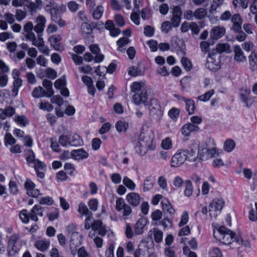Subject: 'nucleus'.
I'll use <instances>...</instances> for the list:
<instances>
[{
  "label": "nucleus",
  "instance_id": "f257e3e1",
  "mask_svg": "<svg viewBox=\"0 0 257 257\" xmlns=\"http://www.w3.org/2000/svg\"><path fill=\"white\" fill-rule=\"evenodd\" d=\"M198 143L194 141L189 150L178 151L172 157L170 166L171 167H178L186 161L194 162L198 158L197 150Z\"/></svg>",
  "mask_w": 257,
  "mask_h": 257
},
{
  "label": "nucleus",
  "instance_id": "f03ea898",
  "mask_svg": "<svg viewBox=\"0 0 257 257\" xmlns=\"http://www.w3.org/2000/svg\"><path fill=\"white\" fill-rule=\"evenodd\" d=\"M131 90L132 92L135 93L133 96V100L136 105H139L143 104L147 105L148 104L149 95L145 82H134L131 85Z\"/></svg>",
  "mask_w": 257,
  "mask_h": 257
},
{
  "label": "nucleus",
  "instance_id": "7ed1b4c3",
  "mask_svg": "<svg viewBox=\"0 0 257 257\" xmlns=\"http://www.w3.org/2000/svg\"><path fill=\"white\" fill-rule=\"evenodd\" d=\"M213 236L224 244H229L232 242L235 243L236 239L235 234L224 226H221L216 230H214Z\"/></svg>",
  "mask_w": 257,
  "mask_h": 257
},
{
  "label": "nucleus",
  "instance_id": "20e7f679",
  "mask_svg": "<svg viewBox=\"0 0 257 257\" xmlns=\"http://www.w3.org/2000/svg\"><path fill=\"white\" fill-rule=\"evenodd\" d=\"M138 141L150 149V151H154L156 148V143L151 132L141 133Z\"/></svg>",
  "mask_w": 257,
  "mask_h": 257
},
{
  "label": "nucleus",
  "instance_id": "39448f33",
  "mask_svg": "<svg viewBox=\"0 0 257 257\" xmlns=\"http://www.w3.org/2000/svg\"><path fill=\"white\" fill-rule=\"evenodd\" d=\"M149 115L153 117H159L163 115V110L159 100L156 98L150 100L149 105Z\"/></svg>",
  "mask_w": 257,
  "mask_h": 257
},
{
  "label": "nucleus",
  "instance_id": "423d86ee",
  "mask_svg": "<svg viewBox=\"0 0 257 257\" xmlns=\"http://www.w3.org/2000/svg\"><path fill=\"white\" fill-rule=\"evenodd\" d=\"M46 19L43 15H39L36 19V25L34 27V31L37 34V37H41L45 29Z\"/></svg>",
  "mask_w": 257,
  "mask_h": 257
},
{
  "label": "nucleus",
  "instance_id": "0eeeda50",
  "mask_svg": "<svg viewBox=\"0 0 257 257\" xmlns=\"http://www.w3.org/2000/svg\"><path fill=\"white\" fill-rule=\"evenodd\" d=\"M182 14V10L179 7L176 6L173 8L171 19V24L173 27H177L180 25Z\"/></svg>",
  "mask_w": 257,
  "mask_h": 257
},
{
  "label": "nucleus",
  "instance_id": "6e6552de",
  "mask_svg": "<svg viewBox=\"0 0 257 257\" xmlns=\"http://www.w3.org/2000/svg\"><path fill=\"white\" fill-rule=\"evenodd\" d=\"M32 45L38 48L40 52L46 55H49V49L48 47L44 44L43 39L41 37H38L32 41Z\"/></svg>",
  "mask_w": 257,
  "mask_h": 257
},
{
  "label": "nucleus",
  "instance_id": "1a4fd4ad",
  "mask_svg": "<svg viewBox=\"0 0 257 257\" xmlns=\"http://www.w3.org/2000/svg\"><path fill=\"white\" fill-rule=\"evenodd\" d=\"M33 29L34 30V27L32 22H27L24 27V31L25 32V36L27 40L32 41L37 37L36 35L33 32Z\"/></svg>",
  "mask_w": 257,
  "mask_h": 257
},
{
  "label": "nucleus",
  "instance_id": "9d476101",
  "mask_svg": "<svg viewBox=\"0 0 257 257\" xmlns=\"http://www.w3.org/2000/svg\"><path fill=\"white\" fill-rule=\"evenodd\" d=\"M89 49L91 53L95 55L94 62L96 63H101L103 61L104 56L103 54L100 53V48L97 44H92L89 46Z\"/></svg>",
  "mask_w": 257,
  "mask_h": 257
},
{
  "label": "nucleus",
  "instance_id": "9b49d317",
  "mask_svg": "<svg viewBox=\"0 0 257 257\" xmlns=\"http://www.w3.org/2000/svg\"><path fill=\"white\" fill-rule=\"evenodd\" d=\"M231 22L232 23V30L235 32H240L241 30L242 19L239 14H235L232 16Z\"/></svg>",
  "mask_w": 257,
  "mask_h": 257
},
{
  "label": "nucleus",
  "instance_id": "f8f14e48",
  "mask_svg": "<svg viewBox=\"0 0 257 257\" xmlns=\"http://www.w3.org/2000/svg\"><path fill=\"white\" fill-rule=\"evenodd\" d=\"M225 31V29L223 26L214 27L210 32V37L213 40L219 39L224 35Z\"/></svg>",
  "mask_w": 257,
  "mask_h": 257
},
{
  "label": "nucleus",
  "instance_id": "ddd939ff",
  "mask_svg": "<svg viewBox=\"0 0 257 257\" xmlns=\"http://www.w3.org/2000/svg\"><path fill=\"white\" fill-rule=\"evenodd\" d=\"M43 208L38 205H35L29 213L30 218L36 222L38 220V216L42 217L43 215Z\"/></svg>",
  "mask_w": 257,
  "mask_h": 257
},
{
  "label": "nucleus",
  "instance_id": "4468645a",
  "mask_svg": "<svg viewBox=\"0 0 257 257\" xmlns=\"http://www.w3.org/2000/svg\"><path fill=\"white\" fill-rule=\"evenodd\" d=\"M20 239V235L18 233H14L9 237L8 241V247L11 249L9 253L12 252H16L17 250L16 243Z\"/></svg>",
  "mask_w": 257,
  "mask_h": 257
},
{
  "label": "nucleus",
  "instance_id": "2eb2a0df",
  "mask_svg": "<svg viewBox=\"0 0 257 257\" xmlns=\"http://www.w3.org/2000/svg\"><path fill=\"white\" fill-rule=\"evenodd\" d=\"M126 199L129 204L134 207L137 206L140 203L141 200L140 195L136 192L128 193L126 196Z\"/></svg>",
  "mask_w": 257,
  "mask_h": 257
},
{
  "label": "nucleus",
  "instance_id": "dca6fc26",
  "mask_svg": "<svg viewBox=\"0 0 257 257\" xmlns=\"http://www.w3.org/2000/svg\"><path fill=\"white\" fill-rule=\"evenodd\" d=\"M50 14L52 21L57 24L60 27H63L66 25V22L62 19L61 14L58 9L54 10V11Z\"/></svg>",
  "mask_w": 257,
  "mask_h": 257
},
{
  "label": "nucleus",
  "instance_id": "f3484780",
  "mask_svg": "<svg viewBox=\"0 0 257 257\" xmlns=\"http://www.w3.org/2000/svg\"><path fill=\"white\" fill-rule=\"evenodd\" d=\"M249 68L252 71H257V48H254L248 56Z\"/></svg>",
  "mask_w": 257,
  "mask_h": 257
},
{
  "label": "nucleus",
  "instance_id": "a211bd4d",
  "mask_svg": "<svg viewBox=\"0 0 257 257\" xmlns=\"http://www.w3.org/2000/svg\"><path fill=\"white\" fill-rule=\"evenodd\" d=\"M199 130V127L192 124V123H188L182 126L181 129V134L185 137L190 136L192 132H197Z\"/></svg>",
  "mask_w": 257,
  "mask_h": 257
},
{
  "label": "nucleus",
  "instance_id": "6ab92c4d",
  "mask_svg": "<svg viewBox=\"0 0 257 257\" xmlns=\"http://www.w3.org/2000/svg\"><path fill=\"white\" fill-rule=\"evenodd\" d=\"M92 230L98 231V234L101 236H104L106 233V226L103 225L100 220H96L92 223Z\"/></svg>",
  "mask_w": 257,
  "mask_h": 257
},
{
  "label": "nucleus",
  "instance_id": "aec40b11",
  "mask_svg": "<svg viewBox=\"0 0 257 257\" xmlns=\"http://www.w3.org/2000/svg\"><path fill=\"white\" fill-rule=\"evenodd\" d=\"M224 204V200L222 199H214L209 205L210 209L209 212L210 215L212 214V212L220 211L223 207Z\"/></svg>",
  "mask_w": 257,
  "mask_h": 257
},
{
  "label": "nucleus",
  "instance_id": "412c9836",
  "mask_svg": "<svg viewBox=\"0 0 257 257\" xmlns=\"http://www.w3.org/2000/svg\"><path fill=\"white\" fill-rule=\"evenodd\" d=\"M71 157L76 160H83L88 158V154L84 149H79L72 151Z\"/></svg>",
  "mask_w": 257,
  "mask_h": 257
},
{
  "label": "nucleus",
  "instance_id": "4be33fe9",
  "mask_svg": "<svg viewBox=\"0 0 257 257\" xmlns=\"http://www.w3.org/2000/svg\"><path fill=\"white\" fill-rule=\"evenodd\" d=\"M15 113V108L11 106H8L5 108H0V118L5 120L7 117L13 116Z\"/></svg>",
  "mask_w": 257,
  "mask_h": 257
},
{
  "label": "nucleus",
  "instance_id": "5701e85b",
  "mask_svg": "<svg viewBox=\"0 0 257 257\" xmlns=\"http://www.w3.org/2000/svg\"><path fill=\"white\" fill-rule=\"evenodd\" d=\"M61 37L59 34L54 35L49 38L51 45L56 51H60L62 50L61 45Z\"/></svg>",
  "mask_w": 257,
  "mask_h": 257
},
{
  "label": "nucleus",
  "instance_id": "b1692460",
  "mask_svg": "<svg viewBox=\"0 0 257 257\" xmlns=\"http://www.w3.org/2000/svg\"><path fill=\"white\" fill-rule=\"evenodd\" d=\"M234 59L236 61L239 63L246 61V57L239 46L237 45L234 47Z\"/></svg>",
  "mask_w": 257,
  "mask_h": 257
},
{
  "label": "nucleus",
  "instance_id": "393cba45",
  "mask_svg": "<svg viewBox=\"0 0 257 257\" xmlns=\"http://www.w3.org/2000/svg\"><path fill=\"white\" fill-rule=\"evenodd\" d=\"M196 141L199 144V142L197 141ZM214 146H215V143L214 140L211 139H208L202 143L200 148L198 147V149L197 150V151L198 150V153H197V154L198 155L200 154L201 152H204ZM198 146H199V145Z\"/></svg>",
  "mask_w": 257,
  "mask_h": 257
},
{
  "label": "nucleus",
  "instance_id": "a878e982",
  "mask_svg": "<svg viewBox=\"0 0 257 257\" xmlns=\"http://www.w3.org/2000/svg\"><path fill=\"white\" fill-rule=\"evenodd\" d=\"M216 152L217 150L215 145L204 152H201L200 154L199 155H200L201 159L207 160L209 158L214 157L215 155L216 154Z\"/></svg>",
  "mask_w": 257,
  "mask_h": 257
},
{
  "label": "nucleus",
  "instance_id": "bb28decb",
  "mask_svg": "<svg viewBox=\"0 0 257 257\" xmlns=\"http://www.w3.org/2000/svg\"><path fill=\"white\" fill-rule=\"evenodd\" d=\"M155 179L152 176H148L146 178L143 183V190L144 192H147L153 188Z\"/></svg>",
  "mask_w": 257,
  "mask_h": 257
},
{
  "label": "nucleus",
  "instance_id": "cd10ccee",
  "mask_svg": "<svg viewBox=\"0 0 257 257\" xmlns=\"http://www.w3.org/2000/svg\"><path fill=\"white\" fill-rule=\"evenodd\" d=\"M218 62L208 53L206 67L211 71H216L219 68Z\"/></svg>",
  "mask_w": 257,
  "mask_h": 257
},
{
  "label": "nucleus",
  "instance_id": "c85d7f7f",
  "mask_svg": "<svg viewBox=\"0 0 257 257\" xmlns=\"http://www.w3.org/2000/svg\"><path fill=\"white\" fill-rule=\"evenodd\" d=\"M147 220L145 218H140L135 225V232L136 234H141L143 233V229L147 224Z\"/></svg>",
  "mask_w": 257,
  "mask_h": 257
},
{
  "label": "nucleus",
  "instance_id": "c756f323",
  "mask_svg": "<svg viewBox=\"0 0 257 257\" xmlns=\"http://www.w3.org/2000/svg\"><path fill=\"white\" fill-rule=\"evenodd\" d=\"M83 141L80 136L77 134L69 136V146H80L82 145Z\"/></svg>",
  "mask_w": 257,
  "mask_h": 257
},
{
  "label": "nucleus",
  "instance_id": "7c9ffc66",
  "mask_svg": "<svg viewBox=\"0 0 257 257\" xmlns=\"http://www.w3.org/2000/svg\"><path fill=\"white\" fill-rule=\"evenodd\" d=\"M135 149L137 153L140 156L145 155L148 151H150V149L147 146L143 145L139 141L135 147Z\"/></svg>",
  "mask_w": 257,
  "mask_h": 257
},
{
  "label": "nucleus",
  "instance_id": "2f4dec72",
  "mask_svg": "<svg viewBox=\"0 0 257 257\" xmlns=\"http://www.w3.org/2000/svg\"><path fill=\"white\" fill-rule=\"evenodd\" d=\"M216 51L219 54L225 53H230L231 52L230 46L228 43H220L216 45Z\"/></svg>",
  "mask_w": 257,
  "mask_h": 257
},
{
  "label": "nucleus",
  "instance_id": "473e14b6",
  "mask_svg": "<svg viewBox=\"0 0 257 257\" xmlns=\"http://www.w3.org/2000/svg\"><path fill=\"white\" fill-rule=\"evenodd\" d=\"M96 25L93 23H83L81 25V31L84 34H90L92 33L93 29L95 28Z\"/></svg>",
  "mask_w": 257,
  "mask_h": 257
},
{
  "label": "nucleus",
  "instance_id": "72a5a7b5",
  "mask_svg": "<svg viewBox=\"0 0 257 257\" xmlns=\"http://www.w3.org/2000/svg\"><path fill=\"white\" fill-rule=\"evenodd\" d=\"M163 210L165 213L172 215L175 213V210L171 203L167 200H164L162 202Z\"/></svg>",
  "mask_w": 257,
  "mask_h": 257
},
{
  "label": "nucleus",
  "instance_id": "f704fd0d",
  "mask_svg": "<svg viewBox=\"0 0 257 257\" xmlns=\"http://www.w3.org/2000/svg\"><path fill=\"white\" fill-rule=\"evenodd\" d=\"M43 86L47 89L46 97H50L54 94V91L52 89V82L49 80L44 79L43 81Z\"/></svg>",
  "mask_w": 257,
  "mask_h": 257
},
{
  "label": "nucleus",
  "instance_id": "c9c22d12",
  "mask_svg": "<svg viewBox=\"0 0 257 257\" xmlns=\"http://www.w3.org/2000/svg\"><path fill=\"white\" fill-rule=\"evenodd\" d=\"M70 246L72 247V245L74 246H78L81 244V236L79 232L75 233L73 235L70 236Z\"/></svg>",
  "mask_w": 257,
  "mask_h": 257
},
{
  "label": "nucleus",
  "instance_id": "e433bc0d",
  "mask_svg": "<svg viewBox=\"0 0 257 257\" xmlns=\"http://www.w3.org/2000/svg\"><path fill=\"white\" fill-rule=\"evenodd\" d=\"M50 245V242L46 240H38L35 242V247L41 251L46 250Z\"/></svg>",
  "mask_w": 257,
  "mask_h": 257
},
{
  "label": "nucleus",
  "instance_id": "4c0bfd02",
  "mask_svg": "<svg viewBox=\"0 0 257 257\" xmlns=\"http://www.w3.org/2000/svg\"><path fill=\"white\" fill-rule=\"evenodd\" d=\"M186 109L189 115L192 114L194 113L195 110V102L194 100L191 99L185 100Z\"/></svg>",
  "mask_w": 257,
  "mask_h": 257
},
{
  "label": "nucleus",
  "instance_id": "58836bf2",
  "mask_svg": "<svg viewBox=\"0 0 257 257\" xmlns=\"http://www.w3.org/2000/svg\"><path fill=\"white\" fill-rule=\"evenodd\" d=\"M154 239L156 242L160 243L162 241L163 232L157 228H153Z\"/></svg>",
  "mask_w": 257,
  "mask_h": 257
},
{
  "label": "nucleus",
  "instance_id": "ea45409f",
  "mask_svg": "<svg viewBox=\"0 0 257 257\" xmlns=\"http://www.w3.org/2000/svg\"><path fill=\"white\" fill-rule=\"evenodd\" d=\"M224 0H213L210 8V12L212 14L217 11V8L223 4Z\"/></svg>",
  "mask_w": 257,
  "mask_h": 257
},
{
  "label": "nucleus",
  "instance_id": "a19ab883",
  "mask_svg": "<svg viewBox=\"0 0 257 257\" xmlns=\"http://www.w3.org/2000/svg\"><path fill=\"white\" fill-rule=\"evenodd\" d=\"M46 91L41 86L36 87L32 92L33 96L36 98L46 96Z\"/></svg>",
  "mask_w": 257,
  "mask_h": 257
},
{
  "label": "nucleus",
  "instance_id": "79ce46f5",
  "mask_svg": "<svg viewBox=\"0 0 257 257\" xmlns=\"http://www.w3.org/2000/svg\"><path fill=\"white\" fill-rule=\"evenodd\" d=\"M22 85V80L21 78L15 79L13 82V88L12 89V92L13 95L16 96L17 95L20 87Z\"/></svg>",
  "mask_w": 257,
  "mask_h": 257
},
{
  "label": "nucleus",
  "instance_id": "37998d69",
  "mask_svg": "<svg viewBox=\"0 0 257 257\" xmlns=\"http://www.w3.org/2000/svg\"><path fill=\"white\" fill-rule=\"evenodd\" d=\"M122 182L123 185L125 186L130 190H135L136 186L135 183L133 182L132 180H131L127 177L125 176L123 178Z\"/></svg>",
  "mask_w": 257,
  "mask_h": 257
},
{
  "label": "nucleus",
  "instance_id": "c03bdc74",
  "mask_svg": "<svg viewBox=\"0 0 257 257\" xmlns=\"http://www.w3.org/2000/svg\"><path fill=\"white\" fill-rule=\"evenodd\" d=\"M207 15V11L204 8H198L194 13V16L197 19H202Z\"/></svg>",
  "mask_w": 257,
  "mask_h": 257
},
{
  "label": "nucleus",
  "instance_id": "a18cd8bd",
  "mask_svg": "<svg viewBox=\"0 0 257 257\" xmlns=\"http://www.w3.org/2000/svg\"><path fill=\"white\" fill-rule=\"evenodd\" d=\"M14 119L18 124L22 126H25L28 123V119L24 115L15 116Z\"/></svg>",
  "mask_w": 257,
  "mask_h": 257
},
{
  "label": "nucleus",
  "instance_id": "49530a36",
  "mask_svg": "<svg viewBox=\"0 0 257 257\" xmlns=\"http://www.w3.org/2000/svg\"><path fill=\"white\" fill-rule=\"evenodd\" d=\"M128 126V123L123 121H118L115 124L116 129L119 132H125Z\"/></svg>",
  "mask_w": 257,
  "mask_h": 257
},
{
  "label": "nucleus",
  "instance_id": "de8ad7c7",
  "mask_svg": "<svg viewBox=\"0 0 257 257\" xmlns=\"http://www.w3.org/2000/svg\"><path fill=\"white\" fill-rule=\"evenodd\" d=\"M214 90L213 89H212L206 92L204 94L198 96L197 98L200 101L205 102L208 101L211 98V97L214 94Z\"/></svg>",
  "mask_w": 257,
  "mask_h": 257
},
{
  "label": "nucleus",
  "instance_id": "09e8293b",
  "mask_svg": "<svg viewBox=\"0 0 257 257\" xmlns=\"http://www.w3.org/2000/svg\"><path fill=\"white\" fill-rule=\"evenodd\" d=\"M235 146V142L232 140L228 139L224 144V149L228 152H230L233 150Z\"/></svg>",
  "mask_w": 257,
  "mask_h": 257
},
{
  "label": "nucleus",
  "instance_id": "8fccbe9b",
  "mask_svg": "<svg viewBox=\"0 0 257 257\" xmlns=\"http://www.w3.org/2000/svg\"><path fill=\"white\" fill-rule=\"evenodd\" d=\"M185 189L184 190V194L186 196L190 197L193 192V187L191 181L187 180L185 181Z\"/></svg>",
  "mask_w": 257,
  "mask_h": 257
},
{
  "label": "nucleus",
  "instance_id": "3c124183",
  "mask_svg": "<svg viewBox=\"0 0 257 257\" xmlns=\"http://www.w3.org/2000/svg\"><path fill=\"white\" fill-rule=\"evenodd\" d=\"M103 8L102 6H98L93 11L92 16L95 20L100 19L103 13Z\"/></svg>",
  "mask_w": 257,
  "mask_h": 257
},
{
  "label": "nucleus",
  "instance_id": "603ef678",
  "mask_svg": "<svg viewBox=\"0 0 257 257\" xmlns=\"http://www.w3.org/2000/svg\"><path fill=\"white\" fill-rule=\"evenodd\" d=\"M7 73L0 72V87L4 88L8 84L9 77Z\"/></svg>",
  "mask_w": 257,
  "mask_h": 257
},
{
  "label": "nucleus",
  "instance_id": "864d4df0",
  "mask_svg": "<svg viewBox=\"0 0 257 257\" xmlns=\"http://www.w3.org/2000/svg\"><path fill=\"white\" fill-rule=\"evenodd\" d=\"M47 2L48 3L44 8V9L46 12L50 14L52 12H54V10L58 9L57 8L55 7L56 3L53 0H49Z\"/></svg>",
  "mask_w": 257,
  "mask_h": 257
},
{
  "label": "nucleus",
  "instance_id": "5fc2aeb1",
  "mask_svg": "<svg viewBox=\"0 0 257 257\" xmlns=\"http://www.w3.org/2000/svg\"><path fill=\"white\" fill-rule=\"evenodd\" d=\"M209 257H222V254L220 249L218 247H212L209 251Z\"/></svg>",
  "mask_w": 257,
  "mask_h": 257
},
{
  "label": "nucleus",
  "instance_id": "6e6d98bb",
  "mask_svg": "<svg viewBox=\"0 0 257 257\" xmlns=\"http://www.w3.org/2000/svg\"><path fill=\"white\" fill-rule=\"evenodd\" d=\"M39 202L42 205H51L54 202L53 198L50 196L43 197L40 198Z\"/></svg>",
  "mask_w": 257,
  "mask_h": 257
},
{
  "label": "nucleus",
  "instance_id": "4d7b16f0",
  "mask_svg": "<svg viewBox=\"0 0 257 257\" xmlns=\"http://www.w3.org/2000/svg\"><path fill=\"white\" fill-rule=\"evenodd\" d=\"M58 142L63 147H66L69 146V136L68 137L65 135L60 136L59 138Z\"/></svg>",
  "mask_w": 257,
  "mask_h": 257
},
{
  "label": "nucleus",
  "instance_id": "13d9d810",
  "mask_svg": "<svg viewBox=\"0 0 257 257\" xmlns=\"http://www.w3.org/2000/svg\"><path fill=\"white\" fill-rule=\"evenodd\" d=\"M19 217L22 221L24 223H27L29 221V214H28V211L26 209L22 210L19 213Z\"/></svg>",
  "mask_w": 257,
  "mask_h": 257
},
{
  "label": "nucleus",
  "instance_id": "bf43d9fd",
  "mask_svg": "<svg viewBox=\"0 0 257 257\" xmlns=\"http://www.w3.org/2000/svg\"><path fill=\"white\" fill-rule=\"evenodd\" d=\"M88 206L90 209L93 211H96L98 206V201L97 199L93 198L89 200Z\"/></svg>",
  "mask_w": 257,
  "mask_h": 257
},
{
  "label": "nucleus",
  "instance_id": "052dcab7",
  "mask_svg": "<svg viewBox=\"0 0 257 257\" xmlns=\"http://www.w3.org/2000/svg\"><path fill=\"white\" fill-rule=\"evenodd\" d=\"M248 0H233L232 5L234 8H237L240 5L243 9H246L248 6Z\"/></svg>",
  "mask_w": 257,
  "mask_h": 257
},
{
  "label": "nucleus",
  "instance_id": "680f3d73",
  "mask_svg": "<svg viewBox=\"0 0 257 257\" xmlns=\"http://www.w3.org/2000/svg\"><path fill=\"white\" fill-rule=\"evenodd\" d=\"M78 211L81 215H87L89 213V210L84 203L79 204Z\"/></svg>",
  "mask_w": 257,
  "mask_h": 257
},
{
  "label": "nucleus",
  "instance_id": "e2e57ef3",
  "mask_svg": "<svg viewBox=\"0 0 257 257\" xmlns=\"http://www.w3.org/2000/svg\"><path fill=\"white\" fill-rule=\"evenodd\" d=\"M26 193L29 196L37 198L42 195V193L40 192V191L35 188H34V189H31L30 190L27 192Z\"/></svg>",
  "mask_w": 257,
  "mask_h": 257
},
{
  "label": "nucleus",
  "instance_id": "0e129e2a",
  "mask_svg": "<svg viewBox=\"0 0 257 257\" xmlns=\"http://www.w3.org/2000/svg\"><path fill=\"white\" fill-rule=\"evenodd\" d=\"M16 142L15 139L10 133H7L5 137V143L6 145H13Z\"/></svg>",
  "mask_w": 257,
  "mask_h": 257
},
{
  "label": "nucleus",
  "instance_id": "69168bd1",
  "mask_svg": "<svg viewBox=\"0 0 257 257\" xmlns=\"http://www.w3.org/2000/svg\"><path fill=\"white\" fill-rule=\"evenodd\" d=\"M127 205L122 198H119L116 201V209L118 212H121L122 209Z\"/></svg>",
  "mask_w": 257,
  "mask_h": 257
},
{
  "label": "nucleus",
  "instance_id": "338daca9",
  "mask_svg": "<svg viewBox=\"0 0 257 257\" xmlns=\"http://www.w3.org/2000/svg\"><path fill=\"white\" fill-rule=\"evenodd\" d=\"M180 110L177 108H173L168 112L169 116L173 119H176L179 116Z\"/></svg>",
  "mask_w": 257,
  "mask_h": 257
},
{
  "label": "nucleus",
  "instance_id": "774afa93",
  "mask_svg": "<svg viewBox=\"0 0 257 257\" xmlns=\"http://www.w3.org/2000/svg\"><path fill=\"white\" fill-rule=\"evenodd\" d=\"M67 7L70 11L74 13L79 10V5L74 1H70L68 3Z\"/></svg>",
  "mask_w": 257,
  "mask_h": 257
}]
</instances>
